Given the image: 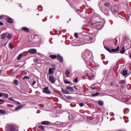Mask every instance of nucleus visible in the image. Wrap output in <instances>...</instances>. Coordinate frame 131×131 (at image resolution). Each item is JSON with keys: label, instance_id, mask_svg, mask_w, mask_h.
I'll list each match as a JSON object with an SVG mask.
<instances>
[{"label": "nucleus", "instance_id": "nucleus-4", "mask_svg": "<svg viewBox=\"0 0 131 131\" xmlns=\"http://www.w3.org/2000/svg\"><path fill=\"white\" fill-rule=\"evenodd\" d=\"M36 52H37L36 49H31L28 50V52L30 53V54H35Z\"/></svg>", "mask_w": 131, "mask_h": 131}, {"label": "nucleus", "instance_id": "nucleus-39", "mask_svg": "<svg viewBox=\"0 0 131 131\" xmlns=\"http://www.w3.org/2000/svg\"><path fill=\"white\" fill-rule=\"evenodd\" d=\"M35 83H36V81H33V83L32 84V86H33V85H34V84H35Z\"/></svg>", "mask_w": 131, "mask_h": 131}, {"label": "nucleus", "instance_id": "nucleus-10", "mask_svg": "<svg viewBox=\"0 0 131 131\" xmlns=\"http://www.w3.org/2000/svg\"><path fill=\"white\" fill-rule=\"evenodd\" d=\"M5 37H7V33H5L2 34L1 39H5Z\"/></svg>", "mask_w": 131, "mask_h": 131}, {"label": "nucleus", "instance_id": "nucleus-5", "mask_svg": "<svg viewBox=\"0 0 131 131\" xmlns=\"http://www.w3.org/2000/svg\"><path fill=\"white\" fill-rule=\"evenodd\" d=\"M56 69V68H50L49 69V74H54V70Z\"/></svg>", "mask_w": 131, "mask_h": 131}, {"label": "nucleus", "instance_id": "nucleus-47", "mask_svg": "<svg viewBox=\"0 0 131 131\" xmlns=\"http://www.w3.org/2000/svg\"><path fill=\"white\" fill-rule=\"evenodd\" d=\"M104 49L107 50L108 49V47L106 46H104Z\"/></svg>", "mask_w": 131, "mask_h": 131}, {"label": "nucleus", "instance_id": "nucleus-55", "mask_svg": "<svg viewBox=\"0 0 131 131\" xmlns=\"http://www.w3.org/2000/svg\"><path fill=\"white\" fill-rule=\"evenodd\" d=\"M107 115H108V113H107Z\"/></svg>", "mask_w": 131, "mask_h": 131}, {"label": "nucleus", "instance_id": "nucleus-41", "mask_svg": "<svg viewBox=\"0 0 131 131\" xmlns=\"http://www.w3.org/2000/svg\"><path fill=\"white\" fill-rule=\"evenodd\" d=\"M78 80V78H76L74 79V81H75V82H77Z\"/></svg>", "mask_w": 131, "mask_h": 131}, {"label": "nucleus", "instance_id": "nucleus-28", "mask_svg": "<svg viewBox=\"0 0 131 131\" xmlns=\"http://www.w3.org/2000/svg\"><path fill=\"white\" fill-rule=\"evenodd\" d=\"M0 113L2 114H6V111L0 109Z\"/></svg>", "mask_w": 131, "mask_h": 131}, {"label": "nucleus", "instance_id": "nucleus-56", "mask_svg": "<svg viewBox=\"0 0 131 131\" xmlns=\"http://www.w3.org/2000/svg\"><path fill=\"white\" fill-rule=\"evenodd\" d=\"M107 115H108V113H107Z\"/></svg>", "mask_w": 131, "mask_h": 131}, {"label": "nucleus", "instance_id": "nucleus-12", "mask_svg": "<svg viewBox=\"0 0 131 131\" xmlns=\"http://www.w3.org/2000/svg\"><path fill=\"white\" fill-rule=\"evenodd\" d=\"M23 108V105H19L17 107H16L15 109V111H18V110H20V109H22Z\"/></svg>", "mask_w": 131, "mask_h": 131}, {"label": "nucleus", "instance_id": "nucleus-20", "mask_svg": "<svg viewBox=\"0 0 131 131\" xmlns=\"http://www.w3.org/2000/svg\"><path fill=\"white\" fill-rule=\"evenodd\" d=\"M23 57V54H20L17 57V60H21V58Z\"/></svg>", "mask_w": 131, "mask_h": 131}, {"label": "nucleus", "instance_id": "nucleus-22", "mask_svg": "<svg viewBox=\"0 0 131 131\" xmlns=\"http://www.w3.org/2000/svg\"><path fill=\"white\" fill-rule=\"evenodd\" d=\"M104 7H106V8H109V7H110V3H105L104 4Z\"/></svg>", "mask_w": 131, "mask_h": 131}, {"label": "nucleus", "instance_id": "nucleus-51", "mask_svg": "<svg viewBox=\"0 0 131 131\" xmlns=\"http://www.w3.org/2000/svg\"><path fill=\"white\" fill-rule=\"evenodd\" d=\"M92 77L93 78H94L95 75H92Z\"/></svg>", "mask_w": 131, "mask_h": 131}, {"label": "nucleus", "instance_id": "nucleus-1", "mask_svg": "<svg viewBox=\"0 0 131 131\" xmlns=\"http://www.w3.org/2000/svg\"><path fill=\"white\" fill-rule=\"evenodd\" d=\"M95 25L97 26L96 28L99 30H100V29H102V28H103V26L102 25L101 23H95Z\"/></svg>", "mask_w": 131, "mask_h": 131}, {"label": "nucleus", "instance_id": "nucleus-43", "mask_svg": "<svg viewBox=\"0 0 131 131\" xmlns=\"http://www.w3.org/2000/svg\"><path fill=\"white\" fill-rule=\"evenodd\" d=\"M2 25H4V23H3L2 21H0V26H2Z\"/></svg>", "mask_w": 131, "mask_h": 131}, {"label": "nucleus", "instance_id": "nucleus-40", "mask_svg": "<svg viewBox=\"0 0 131 131\" xmlns=\"http://www.w3.org/2000/svg\"><path fill=\"white\" fill-rule=\"evenodd\" d=\"M4 18V15H0V20H2Z\"/></svg>", "mask_w": 131, "mask_h": 131}, {"label": "nucleus", "instance_id": "nucleus-48", "mask_svg": "<svg viewBox=\"0 0 131 131\" xmlns=\"http://www.w3.org/2000/svg\"><path fill=\"white\" fill-rule=\"evenodd\" d=\"M124 102L127 103V102H128V100L127 99H126L125 100Z\"/></svg>", "mask_w": 131, "mask_h": 131}, {"label": "nucleus", "instance_id": "nucleus-30", "mask_svg": "<svg viewBox=\"0 0 131 131\" xmlns=\"http://www.w3.org/2000/svg\"><path fill=\"white\" fill-rule=\"evenodd\" d=\"M100 93H99L98 92H97L95 94H93L92 96L93 97H96V96H98V95H99Z\"/></svg>", "mask_w": 131, "mask_h": 131}, {"label": "nucleus", "instance_id": "nucleus-37", "mask_svg": "<svg viewBox=\"0 0 131 131\" xmlns=\"http://www.w3.org/2000/svg\"><path fill=\"white\" fill-rule=\"evenodd\" d=\"M107 51H108V52H110V53H112V49H111L110 48H107Z\"/></svg>", "mask_w": 131, "mask_h": 131}, {"label": "nucleus", "instance_id": "nucleus-45", "mask_svg": "<svg viewBox=\"0 0 131 131\" xmlns=\"http://www.w3.org/2000/svg\"><path fill=\"white\" fill-rule=\"evenodd\" d=\"M89 38H90V40H93L94 39V38L92 37H90Z\"/></svg>", "mask_w": 131, "mask_h": 131}, {"label": "nucleus", "instance_id": "nucleus-49", "mask_svg": "<svg viewBox=\"0 0 131 131\" xmlns=\"http://www.w3.org/2000/svg\"><path fill=\"white\" fill-rule=\"evenodd\" d=\"M0 97H3V93H0Z\"/></svg>", "mask_w": 131, "mask_h": 131}, {"label": "nucleus", "instance_id": "nucleus-52", "mask_svg": "<svg viewBox=\"0 0 131 131\" xmlns=\"http://www.w3.org/2000/svg\"><path fill=\"white\" fill-rule=\"evenodd\" d=\"M130 59H131V54L129 56Z\"/></svg>", "mask_w": 131, "mask_h": 131}, {"label": "nucleus", "instance_id": "nucleus-27", "mask_svg": "<svg viewBox=\"0 0 131 131\" xmlns=\"http://www.w3.org/2000/svg\"><path fill=\"white\" fill-rule=\"evenodd\" d=\"M9 129L10 131H14V127L13 126H9Z\"/></svg>", "mask_w": 131, "mask_h": 131}, {"label": "nucleus", "instance_id": "nucleus-50", "mask_svg": "<svg viewBox=\"0 0 131 131\" xmlns=\"http://www.w3.org/2000/svg\"><path fill=\"white\" fill-rule=\"evenodd\" d=\"M5 100H2V99H0V102H4Z\"/></svg>", "mask_w": 131, "mask_h": 131}, {"label": "nucleus", "instance_id": "nucleus-7", "mask_svg": "<svg viewBox=\"0 0 131 131\" xmlns=\"http://www.w3.org/2000/svg\"><path fill=\"white\" fill-rule=\"evenodd\" d=\"M67 90L70 92H73V91H74V88H73L72 86H68L67 87Z\"/></svg>", "mask_w": 131, "mask_h": 131}, {"label": "nucleus", "instance_id": "nucleus-33", "mask_svg": "<svg viewBox=\"0 0 131 131\" xmlns=\"http://www.w3.org/2000/svg\"><path fill=\"white\" fill-rule=\"evenodd\" d=\"M38 127L40 129H41V130H45V127H42V126H39Z\"/></svg>", "mask_w": 131, "mask_h": 131}, {"label": "nucleus", "instance_id": "nucleus-24", "mask_svg": "<svg viewBox=\"0 0 131 131\" xmlns=\"http://www.w3.org/2000/svg\"><path fill=\"white\" fill-rule=\"evenodd\" d=\"M9 47L10 49H11V50H13V49H14V47L12 46V43L11 42L9 43Z\"/></svg>", "mask_w": 131, "mask_h": 131}, {"label": "nucleus", "instance_id": "nucleus-3", "mask_svg": "<svg viewBox=\"0 0 131 131\" xmlns=\"http://www.w3.org/2000/svg\"><path fill=\"white\" fill-rule=\"evenodd\" d=\"M49 80L51 82V83H55L56 80H55V78L53 76H49Z\"/></svg>", "mask_w": 131, "mask_h": 131}, {"label": "nucleus", "instance_id": "nucleus-25", "mask_svg": "<svg viewBox=\"0 0 131 131\" xmlns=\"http://www.w3.org/2000/svg\"><path fill=\"white\" fill-rule=\"evenodd\" d=\"M64 82L66 84H69V83H71V82L68 81L67 80H64Z\"/></svg>", "mask_w": 131, "mask_h": 131}, {"label": "nucleus", "instance_id": "nucleus-53", "mask_svg": "<svg viewBox=\"0 0 131 131\" xmlns=\"http://www.w3.org/2000/svg\"><path fill=\"white\" fill-rule=\"evenodd\" d=\"M111 84L112 85L113 83H111Z\"/></svg>", "mask_w": 131, "mask_h": 131}, {"label": "nucleus", "instance_id": "nucleus-46", "mask_svg": "<svg viewBox=\"0 0 131 131\" xmlns=\"http://www.w3.org/2000/svg\"><path fill=\"white\" fill-rule=\"evenodd\" d=\"M77 35H78V34L77 33L75 34V37H77Z\"/></svg>", "mask_w": 131, "mask_h": 131}, {"label": "nucleus", "instance_id": "nucleus-19", "mask_svg": "<svg viewBox=\"0 0 131 131\" xmlns=\"http://www.w3.org/2000/svg\"><path fill=\"white\" fill-rule=\"evenodd\" d=\"M50 58H51V59H56V58H57V55H50Z\"/></svg>", "mask_w": 131, "mask_h": 131}, {"label": "nucleus", "instance_id": "nucleus-17", "mask_svg": "<svg viewBox=\"0 0 131 131\" xmlns=\"http://www.w3.org/2000/svg\"><path fill=\"white\" fill-rule=\"evenodd\" d=\"M13 83L15 85H18V84H19V81H18V80L17 79L14 80Z\"/></svg>", "mask_w": 131, "mask_h": 131}, {"label": "nucleus", "instance_id": "nucleus-54", "mask_svg": "<svg viewBox=\"0 0 131 131\" xmlns=\"http://www.w3.org/2000/svg\"><path fill=\"white\" fill-rule=\"evenodd\" d=\"M2 72L0 71V73H1Z\"/></svg>", "mask_w": 131, "mask_h": 131}, {"label": "nucleus", "instance_id": "nucleus-16", "mask_svg": "<svg viewBox=\"0 0 131 131\" xmlns=\"http://www.w3.org/2000/svg\"><path fill=\"white\" fill-rule=\"evenodd\" d=\"M122 74H123V75H124V76H125L126 75H127V71L123 70L122 71Z\"/></svg>", "mask_w": 131, "mask_h": 131}, {"label": "nucleus", "instance_id": "nucleus-14", "mask_svg": "<svg viewBox=\"0 0 131 131\" xmlns=\"http://www.w3.org/2000/svg\"><path fill=\"white\" fill-rule=\"evenodd\" d=\"M2 97H5L6 99L9 98V95L6 93H2Z\"/></svg>", "mask_w": 131, "mask_h": 131}, {"label": "nucleus", "instance_id": "nucleus-6", "mask_svg": "<svg viewBox=\"0 0 131 131\" xmlns=\"http://www.w3.org/2000/svg\"><path fill=\"white\" fill-rule=\"evenodd\" d=\"M57 59H58V60H59L60 62H63V57L61 55H60V54H57Z\"/></svg>", "mask_w": 131, "mask_h": 131}, {"label": "nucleus", "instance_id": "nucleus-29", "mask_svg": "<svg viewBox=\"0 0 131 131\" xmlns=\"http://www.w3.org/2000/svg\"><path fill=\"white\" fill-rule=\"evenodd\" d=\"M69 119H70V120H73V116L70 115L69 116Z\"/></svg>", "mask_w": 131, "mask_h": 131}, {"label": "nucleus", "instance_id": "nucleus-26", "mask_svg": "<svg viewBox=\"0 0 131 131\" xmlns=\"http://www.w3.org/2000/svg\"><path fill=\"white\" fill-rule=\"evenodd\" d=\"M41 124L44 125H49V124L47 122V121L42 122Z\"/></svg>", "mask_w": 131, "mask_h": 131}, {"label": "nucleus", "instance_id": "nucleus-32", "mask_svg": "<svg viewBox=\"0 0 131 131\" xmlns=\"http://www.w3.org/2000/svg\"><path fill=\"white\" fill-rule=\"evenodd\" d=\"M34 62L35 63H37V62H38V58H34Z\"/></svg>", "mask_w": 131, "mask_h": 131}, {"label": "nucleus", "instance_id": "nucleus-34", "mask_svg": "<svg viewBox=\"0 0 131 131\" xmlns=\"http://www.w3.org/2000/svg\"><path fill=\"white\" fill-rule=\"evenodd\" d=\"M23 79H29V77L28 76H24L23 78Z\"/></svg>", "mask_w": 131, "mask_h": 131}, {"label": "nucleus", "instance_id": "nucleus-15", "mask_svg": "<svg viewBox=\"0 0 131 131\" xmlns=\"http://www.w3.org/2000/svg\"><path fill=\"white\" fill-rule=\"evenodd\" d=\"M121 54H124L125 53V48L124 47H123L121 50L120 51Z\"/></svg>", "mask_w": 131, "mask_h": 131}, {"label": "nucleus", "instance_id": "nucleus-13", "mask_svg": "<svg viewBox=\"0 0 131 131\" xmlns=\"http://www.w3.org/2000/svg\"><path fill=\"white\" fill-rule=\"evenodd\" d=\"M22 30H24V31H25L26 32H29V29L26 27H23L21 28Z\"/></svg>", "mask_w": 131, "mask_h": 131}, {"label": "nucleus", "instance_id": "nucleus-23", "mask_svg": "<svg viewBox=\"0 0 131 131\" xmlns=\"http://www.w3.org/2000/svg\"><path fill=\"white\" fill-rule=\"evenodd\" d=\"M119 83L120 84H124V83H125V81H124V80H122L120 81Z\"/></svg>", "mask_w": 131, "mask_h": 131}, {"label": "nucleus", "instance_id": "nucleus-38", "mask_svg": "<svg viewBox=\"0 0 131 131\" xmlns=\"http://www.w3.org/2000/svg\"><path fill=\"white\" fill-rule=\"evenodd\" d=\"M83 105H84V104H83V103H79V106H80V107H82V106H83Z\"/></svg>", "mask_w": 131, "mask_h": 131}, {"label": "nucleus", "instance_id": "nucleus-9", "mask_svg": "<svg viewBox=\"0 0 131 131\" xmlns=\"http://www.w3.org/2000/svg\"><path fill=\"white\" fill-rule=\"evenodd\" d=\"M119 51V46H118L116 49H112L111 52H118Z\"/></svg>", "mask_w": 131, "mask_h": 131}, {"label": "nucleus", "instance_id": "nucleus-31", "mask_svg": "<svg viewBox=\"0 0 131 131\" xmlns=\"http://www.w3.org/2000/svg\"><path fill=\"white\" fill-rule=\"evenodd\" d=\"M69 74H70V71H69V70H67L66 72V75H69Z\"/></svg>", "mask_w": 131, "mask_h": 131}, {"label": "nucleus", "instance_id": "nucleus-35", "mask_svg": "<svg viewBox=\"0 0 131 131\" xmlns=\"http://www.w3.org/2000/svg\"><path fill=\"white\" fill-rule=\"evenodd\" d=\"M11 37H12V35H11V34H9L8 35L7 38H8V39H11Z\"/></svg>", "mask_w": 131, "mask_h": 131}, {"label": "nucleus", "instance_id": "nucleus-2", "mask_svg": "<svg viewBox=\"0 0 131 131\" xmlns=\"http://www.w3.org/2000/svg\"><path fill=\"white\" fill-rule=\"evenodd\" d=\"M43 93H45V94H51V91L49 90V87H46L43 89Z\"/></svg>", "mask_w": 131, "mask_h": 131}, {"label": "nucleus", "instance_id": "nucleus-18", "mask_svg": "<svg viewBox=\"0 0 131 131\" xmlns=\"http://www.w3.org/2000/svg\"><path fill=\"white\" fill-rule=\"evenodd\" d=\"M7 22L8 23H13V19L11 18H7Z\"/></svg>", "mask_w": 131, "mask_h": 131}, {"label": "nucleus", "instance_id": "nucleus-8", "mask_svg": "<svg viewBox=\"0 0 131 131\" xmlns=\"http://www.w3.org/2000/svg\"><path fill=\"white\" fill-rule=\"evenodd\" d=\"M114 9H113V12H114L115 14L118 12V7L117 6H114Z\"/></svg>", "mask_w": 131, "mask_h": 131}, {"label": "nucleus", "instance_id": "nucleus-21", "mask_svg": "<svg viewBox=\"0 0 131 131\" xmlns=\"http://www.w3.org/2000/svg\"><path fill=\"white\" fill-rule=\"evenodd\" d=\"M98 104L100 106H103V105L104 104V102L103 101H102V100H99V101H98Z\"/></svg>", "mask_w": 131, "mask_h": 131}, {"label": "nucleus", "instance_id": "nucleus-11", "mask_svg": "<svg viewBox=\"0 0 131 131\" xmlns=\"http://www.w3.org/2000/svg\"><path fill=\"white\" fill-rule=\"evenodd\" d=\"M61 91L62 93H63L64 94H69V91H68V90H64V89H61Z\"/></svg>", "mask_w": 131, "mask_h": 131}, {"label": "nucleus", "instance_id": "nucleus-42", "mask_svg": "<svg viewBox=\"0 0 131 131\" xmlns=\"http://www.w3.org/2000/svg\"><path fill=\"white\" fill-rule=\"evenodd\" d=\"M91 89L92 91H94V90H95L96 87H91Z\"/></svg>", "mask_w": 131, "mask_h": 131}, {"label": "nucleus", "instance_id": "nucleus-44", "mask_svg": "<svg viewBox=\"0 0 131 131\" xmlns=\"http://www.w3.org/2000/svg\"><path fill=\"white\" fill-rule=\"evenodd\" d=\"M16 104H17V105H20L21 104V103L20 102H18V101H16Z\"/></svg>", "mask_w": 131, "mask_h": 131}, {"label": "nucleus", "instance_id": "nucleus-36", "mask_svg": "<svg viewBox=\"0 0 131 131\" xmlns=\"http://www.w3.org/2000/svg\"><path fill=\"white\" fill-rule=\"evenodd\" d=\"M9 100H10V101H12L13 102H15V99H13V98L12 97H9Z\"/></svg>", "mask_w": 131, "mask_h": 131}]
</instances>
